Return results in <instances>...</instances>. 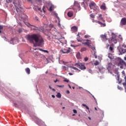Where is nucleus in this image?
<instances>
[{
    "label": "nucleus",
    "instance_id": "nucleus-1",
    "mask_svg": "<svg viewBox=\"0 0 126 126\" xmlns=\"http://www.w3.org/2000/svg\"><path fill=\"white\" fill-rule=\"evenodd\" d=\"M26 39L32 44L35 43V45L37 47H41L44 45V39L41 35L37 34L27 35Z\"/></svg>",
    "mask_w": 126,
    "mask_h": 126
},
{
    "label": "nucleus",
    "instance_id": "nucleus-2",
    "mask_svg": "<svg viewBox=\"0 0 126 126\" xmlns=\"http://www.w3.org/2000/svg\"><path fill=\"white\" fill-rule=\"evenodd\" d=\"M72 8L75 11V12H77V11H80V5L79 4V3H78V1H74Z\"/></svg>",
    "mask_w": 126,
    "mask_h": 126
},
{
    "label": "nucleus",
    "instance_id": "nucleus-3",
    "mask_svg": "<svg viewBox=\"0 0 126 126\" xmlns=\"http://www.w3.org/2000/svg\"><path fill=\"white\" fill-rule=\"evenodd\" d=\"M89 6L91 9H93L94 10H99V7L96 5V4L94 2H92L90 3Z\"/></svg>",
    "mask_w": 126,
    "mask_h": 126
},
{
    "label": "nucleus",
    "instance_id": "nucleus-4",
    "mask_svg": "<svg viewBox=\"0 0 126 126\" xmlns=\"http://www.w3.org/2000/svg\"><path fill=\"white\" fill-rule=\"evenodd\" d=\"M118 65L121 68H124V65H126V63L122 59L119 58L118 59Z\"/></svg>",
    "mask_w": 126,
    "mask_h": 126
},
{
    "label": "nucleus",
    "instance_id": "nucleus-5",
    "mask_svg": "<svg viewBox=\"0 0 126 126\" xmlns=\"http://www.w3.org/2000/svg\"><path fill=\"white\" fill-rule=\"evenodd\" d=\"M75 65L77 66V67H78V68H80V69H81L82 70H83L84 69H86V67L82 64V63H77L75 64Z\"/></svg>",
    "mask_w": 126,
    "mask_h": 126
},
{
    "label": "nucleus",
    "instance_id": "nucleus-6",
    "mask_svg": "<svg viewBox=\"0 0 126 126\" xmlns=\"http://www.w3.org/2000/svg\"><path fill=\"white\" fill-rule=\"evenodd\" d=\"M61 52L63 54H69L70 53V48L65 47L61 50Z\"/></svg>",
    "mask_w": 126,
    "mask_h": 126
},
{
    "label": "nucleus",
    "instance_id": "nucleus-7",
    "mask_svg": "<svg viewBox=\"0 0 126 126\" xmlns=\"http://www.w3.org/2000/svg\"><path fill=\"white\" fill-rule=\"evenodd\" d=\"M100 38L102 42H106V41H108V40H109L108 36H107V34L106 33L100 35Z\"/></svg>",
    "mask_w": 126,
    "mask_h": 126
},
{
    "label": "nucleus",
    "instance_id": "nucleus-8",
    "mask_svg": "<svg viewBox=\"0 0 126 126\" xmlns=\"http://www.w3.org/2000/svg\"><path fill=\"white\" fill-rule=\"evenodd\" d=\"M78 37L77 38V40L78 41V42H82V41L84 42V41H87V42H88L89 45H90V44H91V41H90V40H83V39L80 38V36H79V34H77Z\"/></svg>",
    "mask_w": 126,
    "mask_h": 126
},
{
    "label": "nucleus",
    "instance_id": "nucleus-9",
    "mask_svg": "<svg viewBox=\"0 0 126 126\" xmlns=\"http://www.w3.org/2000/svg\"><path fill=\"white\" fill-rule=\"evenodd\" d=\"M111 42L112 44H117V38H116V35H114L112 36Z\"/></svg>",
    "mask_w": 126,
    "mask_h": 126
},
{
    "label": "nucleus",
    "instance_id": "nucleus-10",
    "mask_svg": "<svg viewBox=\"0 0 126 126\" xmlns=\"http://www.w3.org/2000/svg\"><path fill=\"white\" fill-rule=\"evenodd\" d=\"M119 51L121 55H123V54H125V53L126 52V47H124V48H120V49H119Z\"/></svg>",
    "mask_w": 126,
    "mask_h": 126
},
{
    "label": "nucleus",
    "instance_id": "nucleus-11",
    "mask_svg": "<svg viewBox=\"0 0 126 126\" xmlns=\"http://www.w3.org/2000/svg\"><path fill=\"white\" fill-rule=\"evenodd\" d=\"M120 25L123 26V25H126V18L124 17L123 18L121 19V22H120Z\"/></svg>",
    "mask_w": 126,
    "mask_h": 126
},
{
    "label": "nucleus",
    "instance_id": "nucleus-12",
    "mask_svg": "<svg viewBox=\"0 0 126 126\" xmlns=\"http://www.w3.org/2000/svg\"><path fill=\"white\" fill-rule=\"evenodd\" d=\"M78 28L77 27L74 26L71 27V31L72 32V33H74V32H77Z\"/></svg>",
    "mask_w": 126,
    "mask_h": 126
},
{
    "label": "nucleus",
    "instance_id": "nucleus-13",
    "mask_svg": "<svg viewBox=\"0 0 126 126\" xmlns=\"http://www.w3.org/2000/svg\"><path fill=\"white\" fill-rule=\"evenodd\" d=\"M15 8H16V10L17 11V12H18V13H21V12L22 11V8L20 7H17L16 6H15Z\"/></svg>",
    "mask_w": 126,
    "mask_h": 126
},
{
    "label": "nucleus",
    "instance_id": "nucleus-14",
    "mask_svg": "<svg viewBox=\"0 0 126 126\" xmlns=\"http://www.w3.org/2000/svg\"><path fill=\"white\" fill-rule=\"evenodd\" d=\"M97 18L98 19V20L100 19V20H102V21H103V22H105V20L103 18V15H102V14H99L98 17Z\"/></svg>",
    "mask_w": 126,
    "mask_h": 126
},
{
    "label": "nucleus",
    "instance_id": "nucleus-15",
    "mask_svg": "<svg viewBox=\"0 0 126 126\" xmlns=\"http://www.w3.org/2000/svg\"><path fill=\"white\" fill-rule=\"evenodd\" d=\"M115 77H116V80L118 81L119 83H121L120 82V74L118 72L117 73V75H115Z\"/></svg>",
    "mask_w": 126,
    "mask_h": 126
},
{
    "label": "nucleus",
    "instance_id": "nucleus-16",
    "mask_svg": "<svg viewBox=\"0 0 126 126\" xmlns=\"http://www.w3.org/2000/svg\"><path fill=\"white\" fill-rule=\"evenodd\" d=\"M101 9H102L103 10H105L106 9V4L105 3H103L102 5L100 6Z\"/></svg>",
    "mask_w": 126,
    "mask_h": 126
},
{
    "label": "nucleus",
    "instance_id": "nucleus-17",
    "mask_svg": "<svg viewBox=\"0 0 126 126\" xmlns=\"http://www.w3.org/2000/svg\"><path fill=\"white\" fill-rule=\"evenodd\" d=\"M67 15L69 17H72L73 15V12L71 11L68 12Z\"/></svg>",
    "mask_w": 126,
    "mask_h": 126
},
{
    "label": "nucleus",
    "instance_id": "nucleus-18",
    "mask_svg": "<svg viewBox=\"0 0 126 126\" xmlns=\"http://www.w3.org/2000/svg\"><path fill=\"white\" fill-rule=\"evenodd\" d=\"M87 0H85L84 2L81 3V5L82 6H83V7H84V8H85V3L87 4Z\"/></svg>",
    "mask_w": 126,
    "mask_h": 126
},
{
    "label": "nucleus",
    "instance_id": "nucleus-19",
    "mask_svg": "<svg viewBox=\"0 0 126 126\" xmlns=\"http://www.w3.org/2000/svg\"><path fill=\"white\" fill-rule=\"evenodd\" d=\"M55 8V6H54V5L53 4H51L50 6V8H49V11H53V10H54Z\"/></svg>",
    "mask_w": 126,
    "mask_h": 126
},
{
    "label": "nucleus",
    "instance_id": "nucleus-20",
    "mask_svg": "<svg viewBox=\"0 0 126 126\" xmlns=\"http://www.w3.org/2000/svg\"><path fill=\"white\" fill-rule=\"evenodd\" d=\"M25 70L28 74H30V69L29 68H26Z\"/></svg>",
    "mask_w": 126,
    "mask_h": 126
},
{
    "label": "nucleus",
    "instance_id": "nucleus-21",
    "mask_svg": "<svg viewBox=\"0 0 126 126\" xmlns=\"http://www.w3.org/2000/svg\"><path fill=\"white\" fill-rule=\"evenodd\" d=\"M125 82H124V83H123V85H124V86L125 89L126 90V76L125 77Z\"/></svg>",
    "mask_w": 126,
    "mask_h": 126
},
{
    "label": "nucleus",
    "instance_id": "nucleus-22",
    "mask_svg": "<svg viewBox=\"0 0 126 126\" xmlns=\"http://www.w3.org/2000/svg\"><path fill=\"white\" fill-rule=\"evenodd\" d=\"M39 50L41 52H44V53H49V51H48L47 50H43L42 48H40Z\"/></svg>",
    "mask_w": 126,
    "mask_h": 126
},
{
    "label": "nucleus",
    "instance_id": "nucleus-23",
    "mask_svg": "<svg viewBox=\"0 0 126 126\" xmlns=\"http://www.w3.org/2000/svg\"><path fill=\"white\" fill-rule=\"evenodd\" d=\"M86 50H87L86 48L83 47L81 49L80 51H81V53H82L83 52H85V51H86Z\"/></svg>",
    "mask_w": 126,
    "mask_h": 126
},
{
    "label": "nucleus",
    "instance_id": "nucleus-24",
    "mask_svg": "<svg viewBox=\"0 0 126 126\" xmlns=\"http://www.w3.org/2000/svg\"><path fill=\"white\" fill-rule=\"evenodd\" d=\"M76 58H77V59H81V56H80V53L77 54Z\"/></svg>",
    "mask_w": 126,
    "mask_h": 126
},
{
    "label": "nucleus",
    "instance_id": "nucleus-25",
    "mask_svg": "<svg viewBox=\"0 0 126 126\" xmlns=\"http://www.w3.org/2000/svg\"><path fill=\"white\" fill-rule=\"evenodd\" d=\"M56 16L58 20V22H61V19H60V17H59V16H58V14L56 13Z\"/></svg>",
    "mask_w": 126,
    "mask_h": 126
},
{
    "label": "nucleus",
    "instance_id": "nucleus-26",
    "mask_svg": "<svg viewBox=\"0 0 126 126\" xmlns=\"http://www.w3.org/2000/svg\"><path fill=\"white\" fill-rule=\"evenodd\" d=\"M56 96L58 98H61L62 97V94H61V93H58Z\"/></svg>",
    "mask_w": 126,
    "mask_h": 126
},
{
    "label": "nucleus",
    "instance_id": "nucleus-27",
    "mask_svg": "<svg viewBox=\"0 0 126 126\" xmlns=\"http://www.w3.org/2000/svg\"><path fill=\"white\" fill-rule=\"evenodd\" d=\"M36 122H37V125H39V124L41 123V120H40L39 118H37L36 119Z\"/></svg>",
    "mask_w": 126,
    "mask_h": 126
},
{
    "label": "nucleus",
    "instance_id": "nucleus-28",
    "mask_svg": "<svg viewBox=\"0 0 126 126\" xmlns=\"http://www.w3.org/2000/svg\"><path fill=\"white\" fill-rule=\"evenodd\" d=\"M27 26L28 27H30V28H31V26H33V27H36L34 26L31 25V24H30L29 23H27Z\"/></svg>",
    "mask_w": 126,
    "mask_h": 126
},
{
    "label": "nucleus",
    "instance_id": "nucleus-29",
    "mask_svg": "<svg viewBox=\"0 0 126 126\" xmlns=\"http://www.w3.org/2000/svg\"><path fill=\"white\" fill-rule=\"evenodd\" d=\"M3 29V26L0 25V33H1V30Z\"/></svg>",
    "mask_w": 126,
    "mask_h": 126
},
{
    "label": "nucleus",
    "instance_id": "nucleus-30",
    "mask_svg": "<svg viewBox=\"0 0 126 126\" xmlns=\"http://www.w3.org/2000/svg\"><path fill=\"white\" fill-rule=\"evenodd\" d=\"M37 8V10H41V8H39L38 6H35L33 7V9H35Z\"/></svg>",
    "mask_w": 126,
    "mask_h": 126
},
{
    "label": "nucleus",
    "instance_id": "nucleus-31",
    "mask_svg": "<svg viewBox=\"0 0 126 126\" xmlns=\"http://www.w3.org/2000/svg\"><path fill=\"white\" fill-rule=\"evenodd\" d=\"M90 17H91L92 18H95V15H93V14H91L90 15Z\"/></svg>",
    "mask_w": 126,
    "mask_h": 126
},
{
    "label": "nucleus",
    "instance_id": "nucleus-32",
    "mask_svg": "<svg viewBox=\"0 0 126 126\" xmlns=\"http://www.w3.org/2000/svg\"><path fill=\"white\" fill-rule=\"evenodd\" d=\"M95 65H98L99 64V62L96 61L95 63H94Z\"/></svg>",
    "mask_w": 126,
    "mask_h": 126
},
{
    "label": "nucleus",
    "instance_id": "nucleus-33",
    "mask_svg": "<svg viewBox=\"0 0 126 126\" xmlns=\"http://www.w3.org/2000/svg\"><path fill=\"white\" fill-rule=\"evenodd\" d=\"M90 35H85L84 37L85 38V39H87V38H89L90 37Z\"/></svg>",
    "mask_w": 126,
    "mask_h": 126
},
{
    "label": "nucleus",
    "instance_id": "nucleus-34",
    "mask_svg": "<svg viewBox=\"0 0 126 126\" xmlns=\"http://www.w3.org/2000/svg\"><path fill=\"white\" fill-rule=\"evenodd\" d=\"M24 16H25V18L23 17V16L22 17V18H23V19H26L27 18V15H24Z\"/></svg>",
    "mask_w": 126,
    "mask_h": 126
},
{
    "label": "nucleus",
    "instance_id": "nucleus-35",
    "mask_svg": "<svg viewBox=\"0 0 126 126\" xmlns=\"http://www.w3.org/2000/svg\"><path fill=\"white\" fill-rule=\"evenodd\" d=\"M73 112L74 114H77V111L75 109L73 110Z\"/></svg>",
    "mask_w": 126,
    "mask_h": 126
},
{
    "label": "nucleus",
    "instance_id": "nucleus-36",
    "mask_svg": "<svg viewBox=\"0 0 126 126\" xmlns=\"http://www.w3.org/2000/svg\"><path fill=\"white\" fill-rule=\"evenodd\" d=\"M113 50L114 48L112 47L111 46L109 47V51H113Z\"/></svg>",
    "mask_w": 126,
    "mask_h": 126
},
{
    "label": "nucleus",
    "instance_id": "nucleus-37",
    "mask_svg": "<svg viewBox=\"0 0 126 126\" xmlns=\"http://www.w3.org/2000/svg\"><path fill=\"white\" fill-rule=\"evenodd\" d=\"M91 49H92L93 50V51H95V50H96V49L95 48L94 46H92Z\"/></svg>",
    "mask_w": 126,
    "mask_h": 126
},
{
    "label": "nucleus",
    "instance_id": "nucleus-38",
    "mask_svg": "<svg viewBox=\"0 0 126 126\" xmlns=\"http://www.w3.org/2000/svg\"><path fill=\"white\" fill-rule=\"evenodd\" d=\"M97 23H98V24H99L100 25H102V22L98 21L96 22Z\"/></svg>",
    "mask_w": 126,
    "mask_h": 126
},
{
    "label": "nucleus",
    "instance_id": "nucleus-39",
    "mask_svg": "<svg viewBox=\"0 0 126 126\" xmlns=\"http://www.w3.org/2000/svg\"><path fill=\"white\" fill-rule=\"evenodd\" d=\"M84 61H85V62H87V61H88V58L85 57L84 58Z\"/></svg>",
    "mask_w": 126,
    "mask_h": 126
},
{
    "label": "nucleus",
    "instance_id": "nucleus-40",
    "mask_svg": "<svg viewBox=\"0 0 126 126\" xmlns=\"http://www.w3.org/2000/svg\"><path fill=\"white\" fill-rule=\"evenodd\" d=\"M88 42H86V43H83V44L85 45H87V46H88L89 44H88Z\"/></svg>",
    "mask_w": 126,
    "mask_h": 126
},
{
    "label": "nucleus",
    "instance_id": "nucleus-41",
    "mask_svg": "<svg viewBox=\"0 0 126 126\" xmlns=\"http://www.w3.org/2000/svg\"><path fill=\"white\" fill-rule=\"evenodd\" d=\"M64 86H63V85H58V87H61V88L64 87Z\"/></svg>",
    "mask_w": 126,
    "mask_h": 126
},
{
    "label": "nucleus",
    "instance_id": "nucleus-42",
    "mask_svg": "<svg viewBox=\"0 0 126 126\" xmlns=\"http://www.w3.org/2000/svg\"><path fill=\"white\" fill-rule=\"evenodd\" d=\"M21 32H22V30H21V29H19V33H21Z\"/></svg>",
    "mask_w": 126,
    "mask_h": 126
},
{
    "label": "nucleus",
    "instance_id": "nucleus-43",
    "mask_svg": "<svg viewBox=\"0 0 126 126\" xmlns=\"http://www.w3.org/2000/svg\"><path fill=\"white\" fill-rule=\"evenodd\" d=\"M63 81L64 82H68V80H67V79H64V80H63Z\"/></svg>",
    "mask_w": 126,
    "mask_h": 126
},
{
    "label": "nucleus",
    "instance_id": "nucleus-44",
    "mask_svg": "<svg viewBox=\"0 0 126 126\" xmlns=\"http://www.w3.org/2000/svg\"><path fill=\"white\" fill-rule=\"evenodd\" d=\"M58 26L59 27H61V22H58Z\"/></svg>",
    "mask_w": 126,
    "mask_h": 126
},
{
    "label": "nucleus",
    "instance_id": "nucleus-45",
    "mask_svg": "<svg viewBox=\"0 0 126 126\" xmlns=\"http://www.w3.org/2000/svg\"><path fill=\"white\" fill-rule=\"evenodd\" d=\"M45 8H46L45 6H43L42 8V10L44 11V12H45Z\"/></svg>",
    "mask_w": 126,
    "mask_h": 126
},
{
    "label": "nucleus",
    "instance_id": "nucleus-46",
    "mask_svg": "<svg viewBox=\"0 0 126 126\" xmlns=\"http://www.w3.org/2000/svg\"><path fill=\"white\" fill-rule=\"evenodd\" d=\"M88 46L89 48H91L92 47V45H90V44H89V45H88Z\"/></svg>",
    "mask_w": 126,
    "mask_h": 126
},
{
    "label": "nucleus",
    "instance_id": "nucleus-47",
    "mask_svg": "<svg viewBox=\"0 0 126 126\" xmlns=\"http://www.w3.org/2000/svg\"><path fill=\"white\" fill-rule=\"evenodd\" d=\"M102 25H103V27H105V26H106V24L105 23H102Z\"/></svg>",
    "mask_w": 126,
    "mask_h": 126
},
{
    "label": "nucleus",
    "instance_id": "nucleus-48",
    "mask_svg": "<svg viewBox=\"0 0 126 126\" xmlns=\"http://www.w3.org/2000/svg\"><path fill=\"white\" fill-rule=\"evenodd\" d=\"M98 69L99 71L101 72L102 69L100 68V67H98Z\"/></svg>",
    "mask_w": 126,
    "mask_h": 126
},
{
    "label": "nucleus",
    "instance_id": "nucleus-49",
    "mask_svg": "<svg viewBox=\"0 0 126 126\" xmlns=\"http://www.w3.org/2000/svg\"><path fill=\"white\" fill-rule=\"evenodd\" d=\"M58 81H59V80L56 79V80L54 81L55 83H57V82H58Z\"/></svg>",
    "mask_w": 126,
    "mask_h": 126
},
{
    "label": "nucleus",
    "instance_id": "nucleus-50",
    "mask_svg": "<svg viewBox=\"0 0 126 126\" xmlns=\"http://www.w3.org/2000/svg\"><path fill=\"white\" fill-rule=\"evenodd\" d=\"M69 93H70L69 91L67 90V91H66V94H69Z\"/></svg>",
    "mask_w": 126,
    "mask_h": 126
},
{
    "label": "nucleus",
    "instance_id": "nucleus-51",
    "mask_svg": "<svg viewBox=\"0 0 126 126\" xmlns=\"http://www.w3.org/2000/svg\"><path fill=\"white\" fill-rule=\"evenodd\" d=\"M73 69H75V70H77V69H77V68L75 67H73Z\"/></svg>",
    "mask_w": 126,
    "mask_h": 126
},
{
    "label": "nucleus",
    "instance_id": "nucleus-52",
    "mask_svg": "<svg viewBox=\"0 0 126 126\" xmlns=\"http://www.w3.org/2000/svg\"><path fill=\"white\" fill-rule=\"evenodd\" d=\"M86 109H87V110H89V107H88V106H87V105L85 107Z\"/></svg>",
    "mask_w": 126,
    "mask_h": 126
},
{
    "label": "nucleus",
    "instance_id": "nucleus-53",
    "mask_svg": "<svg viewBox=\"0 0 126 126\" xmlns=\"http://www.w3.org/2000/svg\"><path fill=\"white\" fill-rule=\"evenodd\" d=\"M109 46H110V45H109V44H106L107 48H109Z\"/></svg>",
    "mask_w": 126,
    "mask_h": 126
},
{
    "label": "nucleus",
    "instance_id": "nucleus-54",
    "mask_svg": "<svg viewBox=\"0 0 126 126\" xmlns=\"http://www.w3.org/2000/svg\"><path fill=\"white\" fill-rule=\"evenodd\" d=\"M82 106H83V107H86L87 105H86V104H82Z\"/></svg>",
    "mask_w": 126,
    "mask_h": 126
},
{
    "label": "nucleus",
    "instance_id": "nucleus-55",
    "mask_svg": "<svg viewBox=\"0 0 126 126\" xmlns=\"http://www.w3.org/2000/svg\"><path fill=\"white\" fill-rule=\"evenodd\" d=\"M52 98H55V95H52Z\"/></svg>",
    "mask_w": 126,
    "mask_h": 126
},
{
    "label": "nucleus",
    "instance_id": "nucleus-56",
    "mask_svg": "<svg viewBox=\"0 0 126 126\" xmlns=\"http://www.w3.org/2000/svg\"><path fill=\"white\" fill-rule=\"evenodd\" d=\"M68 87H69V88L70 89H71V86H70V85H68Z\"/></svg>",
    "mask_w": 126,
    "mask_h": 126
},
{
    "label": "nucleus",
    "instance_id": "nucleus-57",
    "mask_svg": "<svg viewBox=\"0 0 126 126\" xmlns=\"http://www.w3.org/2000/svg\"><path fill=\"white\" fill-rule=\"evenodd\" d=\"M45 73H46V74H48V73H49V71H46V72H45Z\"/></svg>",
    "mask_w": 126,
    "mask_h": 126
},
{
    "label": "nucleus",
    "instance_id": "nucleus-58",
    "mask_svg": "<svg viewBox=\"0 0 126 126\" xmlns=\"http://www.w3.org/2000/svg\"><path fill=\"white\" fill-rule=\"evenodd\" d=\"M49 88H50V89H52V87H51V86H49Z\"/></svg>",
    "mask_w": 126,
    "mask_h": 126
},
{
    "label": "nucleus",
    "instance_id": "nucleus-59",
    "mask_svg": "<svg viewBox=\"0 0 126 126\" xmlns=\"http://www.w3.org/2000/svg\"><path fill=\"white\" fill-rule=\"evenodd\" d=\"M92 96L93 97L94 100H96V98H95V97H94V95H92Z\"/></svg>",
    "mask_w": 126,
    "mask_h": 126
},
{
    "label": "nucleus",
    "instance_id": "nucleus-60",
    "mask_svg": "<svg viewBox=\"0 0 126 126\" xmlns=\"http://www.w3.org/2000/svg\"><path fill=\"white\" fill-rule=\"evenodd\" d=\"M52 91L55 92V91H56V89H52Z\"/></svg>",
    "mask_w": 126,
    "mask_h": 126
},
{
    "label": "nucleus",
    "instance_id": "nucleus-61",
    "mask_svg": "<svg viewBox=\"0 0 126 126\" xmlns=\"http://www.w3.org/2000/svg\"><path fill=\"white\" fill-rule=\"evenodd\" d=\"M95 59H97V55H94Z\"/></svg>",
    "mask_w": 126,
    "mask_h": 126
},
{
    "label": "nucleus",
    "instance_id": "nucleus-62",
    "mask_svg": "<svg viewBox=\"0 0 126 126\" xmlns=\"http://www.w3.org/2000/svg\"><path fill=\"white\" fill-rule=\"evenodd\" d=\"M14 39H11V40H10L11 41V42H13V40H14Z\"/></svg>",
    "mask_w": 126,
    "mask_h": 126
},
{
    "label": "nucleus",
    "instance_id": "nucleus-63",
    "mask_svg": "<svg viewBox=\"0 0 126 126\" xmlns=\"http://www.w3.org/2000/svg\"><path fill=\"white\" fill-rule=\"evenodd\" d=\"M69 75H72V73H69Z\"/></svg>",
    "mask_w": 126,
    "mask_h": 126
},
{
    "label": "nucleus",
    "instance_id": "nucleus-64",
    "mask_svg": "<svg viewBox=\"0 0 126 126\" xmlns=\"http://www.w3.org/2000/svg\"><path fill=\"white\" fill-rule=\"evenodd\" d=\"M125 61H126V57H124Z\"/></svg>",
    "mask_w": 126,
    "mask_h": 126
}]
</instances>
